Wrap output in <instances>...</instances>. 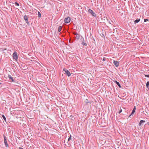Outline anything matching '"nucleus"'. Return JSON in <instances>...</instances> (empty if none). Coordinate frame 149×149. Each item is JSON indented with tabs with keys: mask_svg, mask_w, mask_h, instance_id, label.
Returning a JSON list of instances; mask_svg holds the SVG:
<instances>
[{
	"mask_svg": "<svg viewBox=\"0 0 149 149\" xmlns=\"http://www.w3.org/2000/svg\"><path fill=\"white\" fill-rule=\"evenodd\" d=\"M122 111V109H120V110L119 111V113H120Z\"/></svg>",
	"mask_w": 149,
	"mask_h": 149,
	"instance_id": "obj_19",
	"label": "nucleus"
},
{
	"mask_svg": "<svg viewBox=\"0 0 149 149\" xmlns=\"http://www.w3.org/2000/svg\"><path fill=\"white\" fill-rule=\"evenodd\" d=\"M136 110V107L135 106L134 107V108L132 111V113L131 114V115L129 116H131L135 112V111Z\"/></svg>",
	"mask_w": 149,
	"mask_h": 149,
	"instance_id": "obj_9",
	"label": "nucleus"
},
{
	"mask_svg": "<svg viewBox=\"0 0 149 149\" xmlns=\"http://www.w3.org/2000/svg\"><path fill=\"white\" fill-rule=\"evenodd\" d=\"M4 139V143L5 144V145L6 147L8 146V144L7 142V139L6 137L4 135L3 136Z\"/></svg>",
	"mask_w": 149,
	"mask_h": 149,
	"instance_id": "obj_5",
	"label": "nucleus"
},
{
	"mask_svg": "<svg viewBox=\"0 0 149 149\" xmlns=\"http://www.w3.org/2000/svg\"><path fill=\"white\" fill-rule=\"evenodd\" d=\"M38 17H41V14L39 12H38Z\"/></svg>",
	"mask_w": 149,
	"mask_h": 149,
	"instance_id": "obj_17",
	"label": "nucleus"
},
{
	"mask_svg": "<svg viewBox=\"0 0 149 149\" xmlns=\"http://www.w3.org/2000/svg\"><path fill=\"white\" fill-rule=\"evenodd\" d=\"M145 121L143 120H141L139 122V125H142V123H143L145 122Z\"/></svg>",
	"mask_w": 149,
	"mask_h": 149,
	"instance_id": "obj_13",
	"label": "nucleus"
},
{
	"mask_svg": "<svg viewBox=\"0 0 149 149\" xmlns=\"http://www.w3.org/2000/svg\"><path fill=\"white\" fill-rule=\"evenodd\" d=\"M73 117L72 115H71L70 116V117H69V118H70L71 119H72V118Z\"/></svg>",
	"mask_w": 149,
	"mask_h": 149,
	"instance_id": "obj_23",
	"label": "nucleus"
},
{
	"mask_svg": "<svg viewBox=\"0 0 149 149\" xmlns=\"http://www.w3.org/2000/svg\"><path fill=\"white\" fill-rule=\"evenodd\" d=\"M19 149H23V148H21V147H19Z\"/></svg>",
	"mask_w": 149,
	"mask_h": 149,
	"instance_id": "obj_26",
	"label": "nucleus"
},
{
	"mask_svg": "<svg viewBox=\"0 0 149 149\" xmlns=\"http://www.w3.org/2000/svg\"><path fill=\"white\" fill-rule=\"evenodd\" d=\"M88 12L91 13L93 16L95 17L96 16L95 13L92 10L90 9L88 10Z\"/></svg>",
	"mask_w": 149,
	"mask_h": 149,
	"instance_id": "obj_4",
	"label": "nucleus"
},
{
	"mask_svg": "<svg viewBox=\"0 0 149 149\" xmlns=\"http://www.w3.org/2000/svg\"><path fill=\"white\" fill-rule=\"evenodd\" d=\"M74 34L75 35H77V33H74Z\"/></svg>",
	"mask_w": 149,
	"mask_h": 149,
	"instance_id": "obj_24",
	"label": "nucleus"
},
{
	"mask_svg": "<svg viewBox=\"0 0 149 149\" xmlns=\"http://www.w3.org/2000/svg\"><path fill=\"white\" fill-rule=\"evenodd\" d=\"M140 21V19H136L135 20L134 23H137L138 22H139Z\"/></svg>",
	"mask_w": 149,
	"mask_h": 149,
	"instance_id": "obj_12",
	"label": "nucleus"
},
{
	"mask_svg": "<svg viewBox=\"0 0 149 149\" xmlns=\"http://www.w3.org/2000/svg\"><path fill=\"white\" fill-rule=\"evenodd\" d=\"M149 85V81H147L146 83V86H147V88L148 87Z\"/></svg>",
	"mask_w": 149,
	"mask_h": 149,
	"instance_id": "obj_16",
	"label": "nucleus"
},
{
	"mask_svg": "<svg viewBox=\"0 0 149 149\" xmlns=\"http://www.w3.org/2000/svg\"><path fill=\"white\" fill-rule=\"evenodd\" d=\"M2 117H3V118L4 120L5 121H6V117H5V116L3 115H2Z\"/></svg>",
	"mask_w": 149,
	"mask_h": 149,
	"instance_id": "obj_15",
	"label": "nucleus"
},
{
	"mask_svg": "<svg viewBox=\"0 0 149 149\" xmlns=\"http://www.w3.org/2000/svg\"><path fill=\"white\" fill-rule=\"evenodd\" d=\"M70 18L69 17L65 18L64 19V22L66 23H69L70 22Z\"/></svg>",
	"mask_w": 149,
	"mask_h": 149,
	"instance_id": "obj_3",
	"label": "nucleus"
},
{
	"mask_svg": "<svg viewBox=\"0 0 149 149\" xmlns=\"http://www.w3.org/2000/svg\"><path fill=\"white\" fill-rule=\"evenodd\" d=\"M84 45H85V46H86V45H87V44H86V43H84Z\"/></svg>",
	"mask_w": 149,
	"mask_h": 149,
	"instance_id": "obj_25",
	"label": "nucleus"
},
{
	"mask_svg": "<svg viewBox=\"0 0 149 149\" xmlns=\"http://www.w3.org/2000/svg\"><path fill=\"white\" fill-rule=\"evenodd\" d=\"M24 19L26 20V22L27 23H28V17L26 15L24 16Z\"/></svg>",
	"mask_w": 149,
	"mask_h": 149,
	"instance_id": "obj_7",
	"label": "nucleus"
},
{
	"mask_svg": "<svg viewBox=\"0 0 149 149\" xmlns=\"http://www.w3.org/2000/svg\"><path fill=\"white\" fill-rule=\"evenodd\" d=\"M13 57L14 59L17 60L18 58L17 54L16 52H14L13 54Z\"/></svg>",
	"mask_w": 149,
	"mask_h": 149,
	"instance_id": "obj_1",
	"label": "nucleus"
},
{
	"mask_svg": "<svg viewBox=\"0 0 149 149\" xmlns=\"http://www.w3.org/2000/svg\"><path fill=\"white\" fill-rule=\"evenodd\" d=\"M113 63L114 65H115V66H116V67H118L119 66V62L118 61H114Z\"/></svg>",
	"mask_w": 149,
	"mask_h": 149,
	"instance_id": "obj_6",
	"label": "nucleus"
},
{
	"mask_svg": "<svg viewBox=\"0 0 149 149\" xmlns=\"http://www.w3.org/2000/svg\"><path fill=\"white\" fill-rule=\"evenodd\" d=\"M15 4L17 5V6H19V4L18 3H17V2H16V3H15Z\"/></svg>",
	"mask_w": 149,
	"mask_h": 149,
	"instance_id": "obj_22",
	"label": "nucleus"
},
{
	"mask_svg": "<svg viewBox=\"0 0 149 149\" xmlns=\"http://www.w3.org/2000/svg\"><path fill=\"white\" fill-rule=\"evenodd\" d=\"M8 77L12 80V82H14V79H13V77H12V76L10 75H8Z\"/></svg>",
	"mask_w": 149,
	"mask_h": 149,
	"instance_id": "obj_8",
	"label": "nucleus"
},
{
	"mask_svg": "<svg viewBox=\"0 0 149 149\" xmlns=\"http://www.w3.org/2000/svg\"><path fill=\"white\" fill-rule=\"evenodd\" d=\"M103 61H104L105 60L104 58H103Z\"/></svg>",
	"mask_w": 149,
	"mask_h": 149,
	"instance_id": "obj_28",
	"label": "nucleus"
},
{
	"mask_svg": "<svg viewBox=\"0 0 149 149\" xmlns=\"http://www.w3.org/2000/svg\"><path fill=\"white\" fill-rule=\"evenodd\" d=\"M145 77H149V74L146 75Z\"/></svg>",
	"mask_w": 149,
	"mask_h": 149,
	"instance_id": "obj_21",
	"label": "nucleus"
},
{
	"mask_svg": "<svg viewBox=\"0 0 149 149\" xmlns=\"http://www.w3.org/2000/svg\"><path fill=\"white\" fill-rule=\"evenodd\" d=\"M148 21V19H144V22H146V21Z\"/></svg>",
	"mask_w": 149,
	"mask_h": 149,
	"instance_id": "obj_20",
	"label": "nucleus"
},
{
	"mask_svg": "<svg viewBox=\"0 0 149 149\" xmlns=\"http://www.w3.org/2000/svg\"><path fill=\"white\" fill-rule=\"evenodd\" d=\"M1 84V83H0V84Z\"/></svg>",
	"mask_w": 149,
	"mask_h": 149,
	"instance_id": "obj_29",
	"label": "nucleus"
},
{
	"mask_svg": "<svg viewBox=\"0 0 149 149\" xmlns=\"http://www.w3.org/2000/svg\"><path fill=\"white\" fill-rule=\"evenodd\" d=\"M115 82L116 84L118 85V86L120 88L121 87V86L118 82H117V81H115Z\"/></svg>",
	"mask_w": 149,
	"mask_h": 149,
	"instance_id": "obj_11",
	"label": "nucleus"
},
{
	"mask_svg": "<svg viewBox=\"0 0 149 149\" xmlns=\"http://www.w3.org/2000/svg\"><path fill=\"white\" fill-rule=\"evenodd\" d=\"M62 29V27L61 26H60L58 28V31L59 32H60L61 31Z\"/></svg>",
	"mask_w": 149,
	"mask_h": 149,
	"instance_id": "obj_14",
	"label": "nucleus"
},
{
	"mask_svg": "<svg viewBox=\"0 0 149 149\" xmlns=\"http://www.w3.org/2000/svg\"><path fill=\"white\" fill-rule=\"evenodd\" d=\"M71 139V135H70V136L69 137L68 139V141H69Z\"/></svg>",
	"mask_w": 149,
	"mask_h": 149,
	"instance_id": "obj_18",
	"label": "nucleus"
},
{
	"mask_svg": "<svg viewBox=\"0 0 149 149\" xmlns=\"http://www.w3.org/2000/svg\"><path fill=\"white\" fill-rule=\"evenodd\" d=\"M80 35L79 34H77V35H76V36H75V38L76 39H78L80 38Z\"/></svg>",
	"mask_w": 149,
	"mask_h": 149,
	"instance_id": "obj_10",
	"label": "nucleus"
},
{
	"mask_svg": "<svg viewBox=\"0 0 149 149\" xmlns=\"http://www.w3.org/2000/svg\"><path fill=\"white\" fill-rule=\"evenodd\" d=\"M147 124L149 125V122L147 123Z\"/></svg>",
	"mask_w": 149,
	"mask_h": 149,
	"instance_id": "obj_27",
	"label": "nucleus"
},
{
	"mask_svg": "<svg viewBox=\"0 0 149 149\" xmlns=\"http://www.w3.org/2000/svg\"><path fill=\"white\" fill-rule=\"evenodd\" d=\"M63 71H64L67 75L69 77L70 76L71 74L70 72L68 71V70H67L65 68L63 69Z\"/></svg>",
	"mask_w": 149,
	"mask_h": 149,
	"instance_id": "obj_2",
	"label": "nucleus"
}]
</instances>
